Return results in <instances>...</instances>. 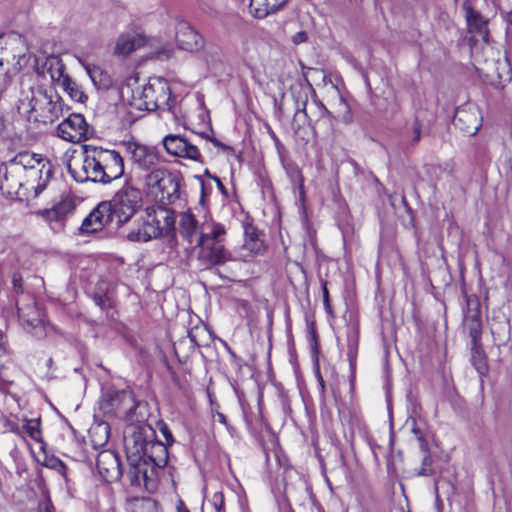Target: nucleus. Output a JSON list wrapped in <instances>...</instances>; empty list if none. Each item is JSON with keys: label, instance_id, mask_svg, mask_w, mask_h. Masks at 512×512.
<instances>
[{"label": "nucleus", "instance_id": "4c0bfd02", "mask_svg": "<svg viewBox=\"0 0 512 512\" xmlns=\"http://www.w3.org/2000/svg\"><path fill=\"white\" fill-rule=\"evenodd\" d=\"M24 429L27 434L35 441L41 440L40 420L30 419L25 420Z\"/></svg>", "mask_w": 512, "mask_h": 512}, {"label": "nucleus", "instance_id": "a878e982", "mask_svg": "<svg viewBox=\"0 0 512 512\" xmlns=\"http://www.w3.org/2000/svg\"><path fill=\"white\" fill-rule=\"evenodd\" d=\"M286 2L287 0H250L249 8L255 18L263 19L277 12Z\"/></svg>", "mask_w": 512, "mask_h": 512}, {"label": "nucleus", "instance_id": "393cba45", "mask_svg": "<svg viewBox=\"0 0 512 512\" xmlns=\"http://www.w3.org/2000/svg\"><path fill=\"white\" fill-rule=\"evenodd\" d=\"M144 44L142 35L135 32L121 34L116 42L115 54L127 56Z\"/></svg>", "mask_w": 512, "mask_h": 512}, {"label": "nucleus", "instance_id": "5fc2aeb1", "mask_svg": "<svg viewBox=\"0 0 512 512\" xmlns=\"http://www.w3.org/2000/svg\"><path fill=\"white\" fill-rule=\"evenodd\" d=\"M95 301H96L97 305L102 306L103 298L101 296L95 297Z\"/></svg>", "mask_w": 512, "mask_h": 512}, {"label": "nucleus", "instance_id": "2f4dec72", "mask_svg": "<svg viewBox=\"0 0 512 512\" xmlns=\"http://www.w3.org/2000/svg\"><path fill=\"white\" fill-rule=\"evenodd\" d=\"M419 446L420 449L424 452V457L422 459L421 468L417 471L418 476H430L433 474L432 469V457L429 452L428 443L425 440L424 436H419Z\"/></svg>", "mask_w": 512, "mask_h": 512}, {"label": "nucleus", "instance_id": "20e7f679", "mask_svg": "<svg viewBox=\"0 0 512 512\" xmlns=\"http://www.w3.org/2000/svg\"><path fill=\"white\" fill-rule=\"evenodd\" d=\"M10 166L22 168L26 186L34 188V198L54 184V166L40 154L21 152L11 161Z\"/></svg>", "mask_w": 512, "mask_h": 512}, {"label": "nucleus", "instance_id": "4d7b16f0", "mask_svg": "<svg viewBox=\"0 0 512 512\" xmlns=\"http://www.w3.org/2000/svg\"><path fill=\"white\" fill-rule=\"evenodd\" d=\"M43 512H52L50 504H47V505L45 506V509H44V511H43Z\"/></svg>", "mask_w": 512, "mask_h": 512}, {"label": "nucleus", "instance_id": "864d4df0", "mask_svg": "<svg viewBox=\"0 0 512 512\" xmlns=\"http://www.w3.org/2000/svg\"><path fill=\"white\" fill-rule=\"evenodd\" d=\"M214 180L216 181L218 188L221 189V190H224V185L222 184L220 179L217 178V177H214Z\"/></svg>", "mask_w": 512, "mask_h": 512}, {"label": "nucleus", "instance_id": "cd10ccee", "mask_svg": "<svg viewBox=\"0 0 512 512\" xmlns=\"http://www.w3.org/2000/svg\"><path fill=\"white\" fill-rule=\"evenodd\" d=\"M89 437L95 449L103 447L109 440V425L107 423H98L89 430Z\"/></svg>", "mask_w": 512, "mask_h": 512}, {"label": "nucleus", "instance_id": "9d476101", "mask_svg": "<svg viewBox=\"0 0 512 512\" xmlns=\"http://www.w3.org/2000/svg\"><path fill=\"white\" fill-rule=\"evenodd\" d=\"M13 43L1 50L0 55V100L11 84L12 74L18 73L26 64L27 57L22 51H17Z\"/></svg>", "mask_w": 512, "mask_h": 512}, {"label": "nucleus", "instance_id": "f3484780", "mask_svg": "<svg viewBox=\"0 0 512 512\" xmlns=\"http://www.w3.org/2000/svg\"><path fill=\"white\" fill-rule=\"evenodd\" d=\"M114 220L116 221V215L110 204L103 201L83 220L81 230L85 233L97 232Z\"/></svg>", "mask_w": 512, "mask_h": 512}, {"label": "nucleus", "instance_id": "6e6552de", "mask_svg": "<svg viewBox=\"0 0 512 512\" xmlns=\"http://www.w3.org/2000/svg\"><path fill=\"white\" fill-rule=\"evenodd\" d=\"M125 449L128 461L127 476L132 486L143 487L147 491L155 489L157 482V471L139 454L142 449L137 443L131 446L125 441Z\"/></svg>", "mask_w": 512, "mask_h": 512}, {"label": "nucleus", "instance_id": "bb28decb", "mask_svg": "<svg viewBox=\"0 0 512 512\" xmlns=\"http://www.w3.org/2000/svg\"><path fill=\"white\" fill-rule=\"evenodd\" d=\"M454 125L469 135H474L479 129V122L473 113L457 110L454 116Z\"/></svg>", "mask_w": 512, "mask_h": 512}, {"label": "nucleus", "instance_id": "a18cd8bd", "mask_svg": "<svg viewBox=\"0 0 512 512\" xmlns=\"http://www.w3.org/2000/svg\"><path fill=\"white\" fill-rule=\"evenodd\" d=\"M160 432L162 433V435L164 436L167 444L171 445L173 442H174V439H173V436H172V433L170 432L168 426L164 423H162L160 425Z\"/></svg>", "mask_w": 512, "mask_h": 512}, {"label": "nucleus", "instance_id": "58836bf2", "mask_svg": "<svg viewBox=\"0 0 512 512\" xmlns=\"http://www.w3.org/2000/svg\"><path fill=\"white\" fill-rule=\"evenodd\" d=\"M422 132V123L418 118H415L412 124V137H411V145H416L421 139Z\"/></svg>", "mask_w": 512, "mask_h": 512}, {"label": "nucleus", "instance_id": "6e6d98bb", "mask_svg": "<svg viewBox=\"0 0 512 512\" xmlns=\"http://www.w3.org/2000/svg\"><path fill=\"white\" fill-rule=\"evenodd\" d=\"M207 395H208L209 400H210V402H211V404H212V403H213V398H212V394H211V392H210V390H209V389H207Z\"/></svg>", "mask_w": 512, "mask_h": 512}, {"label": "nucleus", "instance_id": "1a4fd4ad", "mask_svg": "<svg viewBox=\"0 0 512 512\" xmlns=\"http://www.w3.org/2000/svg\"><path fill=\"white\" fill-rule=\"evenodd\" d=\"M107 202L116 215V224L121 226L128 222L142 207V192L130 181H126L115 192L112 199Z\"/></svg>", "mask_w": 512, "mask_h": 512}, {"label": "nucleus", "instance_id": "79ce46f5", "mask_svg": "<svg viewBox=\"0 0 512 512\" xmlns=\"http://www.w3.org/2000/svg\"><path fill=\"white\" fill-rule=\"evenodd\" d=\"M13 291L16 295L23 294V278L20 273H14L12 276Z\"/></svg>", "mask_w": 512, "mask_h": 512}, {"label": "nucleus", "instance_id": "c756f323", "mask_svg": "<svg viewBox=\"0 0 512 512\" xmlns=\"http://www.w3.org/2000/svg\"><path fill=\"white\" fill-rule=\"evenodd\" d=\"M244 247L253 253H259L264 249V242L260 239L257 229L253 226L245 228Z\"/></svg>", "mask_w": 512, "mask_h": 512}, {"label": "nucleus", "instance_id": "4be33fe9", "mask_svg": "<svg viewBox=\"0 0 512 512\" xmlns=\"http://www.w3.org/2000/svg\"><path fill=\"white\" fill-rule=\"evenodd\" d=\"M35 67L39 75L45 76L48 74L52 82H56L57 84L67 76L64 74V64L62 60L55 55L47 56L41 64L39 60H36Z\"/></svg>", "mask_w": 512, "mask_h": 512}, {"label": "nucleus", "instance_id": "a211bd4d", "mask_svg": "<svg viewBox=\"0 0 512 512\" xmlns=\"http://www.w3.org/2000/svg\"><path fill=\"white\" fill-rule=\"evenodd\" d=\"M96 466L100 476L107 482L116 481L122 475L120 460L114 451H101L97 455Z\"/></svg>", "mask_w": 512, "mask_h": 512}, {"label": "nucleus", "instance_id": "8fccbe9b", "mask_svg": "<svg viewBox=\"0 0 512 512\" xmlns=\"http://www.w3.org/2000/svg\"><path fill=\"white\" fill-rule=\"evenodd\" d=\"M217 416H218V420H219V422H221V423H223V424H225V423H226V417H225V415H224V414H222V413H218V414H217Z\"/></svg>", "mask_w": 512, "mask_h": 512}, {"label": "nucleus", "instance_id": "ddd939ff", "mask_svg": "<svg viewBox=\"0 0 512 512\" xmlns=\"http://www.w3.org/2000/svg\"><path fill=\"white\" fill-rule=\"evenodd\" d=\"M167 154L195 162H203L202 154L196 144L179 134H168L162 140Z\"/></svg>", "mask_w": 512, "mask_h": 512}, {"label": "nucleus", "instance_id": "c85d7f7f", "mask_svg": "<svg viewBox=\"0 0 512 512\" xmlns=\"http://www.w3.org/2000/svg\"><path fill=\"white\" fill-rule=\"evenodd\" d=\"M76 102H85L87 96L81 90L80 86L68 75L58 84Z\"/></svg>", "mask_w": 512, "mask_h": 512}, {"label": "nucleus", "instance_id": "f257e3e1", "mask_svg": "<svg viewBox=\"0 0 512 512\" xmlns=\"http://www.w3.org/2000/svg\"><path fill=\"white\" fill-rule=\"evenodd\" d=\"M68 171L77 182L109 184L124 175V159L116 150L84 145L79 160L68 164Z\"/></svg>", "mask_w": 512, "mask_h": 512}, {"label": "nucleus", "instance_id": "39448f33", "mask_svg": "<svg viewBox=\"0 0 512 512\" xmlns=\"http://www.w3.org/2000/svg\"><path fill=\"white\" fill-rule=\"evenodd\" d=\"M171 90L167 80L161 77L150 78L142 88L133 92L131 106L137 110H170Z\"/></svg>", "mask_w": 512, "mask_h": 512}, {"label": "nucleus", "instance_id": "603ef678", "mask_svg": "<svg viewBox=\"0 0 512 512\" xmlns=\"http://www.w3.org/2000/svg\"><path fill=\"white\" fill-rule=\"evenodd\" d=\"M506 21H507V23H508L510 26H512V11H511V12H509V13H507V15H506Z\"/></svg>", "mask_w": 512, "mask_h": 512}, {"label": "nucleus", "instance_id": "7c9ffc66", "mask_svg": "<svg viewBox=\"0 0 512 512\" xmlns=\"http://www.w3.org/2000/svg\"><path fill=\"white\" fill-rule=\"evenodd\" d=\"M464 326L468 330L469 335L472 339L473 346L477 345L478 340L481 336V317L478 313H474L466 316Z\"/></svg>", "mask_w": 512, "mask_h": 512}, {"label": "nucleus", "instance_id": "c9c22d12", "mask_svg": "<svg viewBox=\"0 0 512 512\" xmlns=\"http://www.w3.org/2000/svg\"><path fill=\"white\" fill-rule=\"evenodd\" d=\"M133 512H160L158 503L151 498L137 500L133 505Z\"/></svg>", "mask_w": 512, "mask_h": 512}, {"label": "nucleus", "instance_id": "7ed1b4c3", "mask_svg": "<svg viewBox=\"0 0 512 512\" xmlns=\"http://www.w3.org/2000/svg\"><path fill=\"white\" fill-rule=\"evenodd\" d=\"M226 236L227 230L222 223L204 217L194 246L195 257L201 267L209 269L232 260L231 252L225 246Z\"/></svg>", "mask_w": 512, "mask_h": 512}, {"label": "nucleus", "instance_id": "4468645a", "mask_svg": "<svg viewBox=\"0 0 512 512\" xmlns=\"http://www.w3.org/2000/svg\"><path fill=\"white\" fill-rule=\"evenodd\" d=\"M18 317L23 328L37 338L45 336L43 314L37 307L35 300L29 297L27 304H20L16 300Z\"/></svg>", "mask_w": 512, "mask_h": 512}, {"label": "nucleus", "instance_id": "c03bdc74", "mask_svg": "<svg viewBox=\"0 0 512 512\" xmlns=\"http://www.w3.org/2000/svg\"><path fill=\"white\" fill-rule=\"evenodd\" d=\"M64 203H61L57 206H55L52 210H46L45 213L49 217V219H57L61 214L64 213L63 207Z\"/></svg>", "mask_w": 512, "mask_h": 512}, {"label": "nucleus", "instance_id": "09e8293b", "mask_svg": "<svg viewBox=\"0 0 512 512\" xmlns=\"http://www.w3.org/2000/svg\"><path fill=\"white\" fill-rule=\"evenodd\" d=\"M305 40V34L304 33H299L297 34L294 42L295 43H299L300 41H304Z\"/></svg>", "mask_w": 512, "mask_h": 512}, {"label": "nucleus", "instance_id": "3c124183", "mask_svg": "<svg viewBox=\"0 0 512 512\" xmlns=\"http://www.w3.org/2000/svg\"><path fill=\"white\" fill-rule=\"evenodd\" d=\"M412 432L416 435V437H417V439H418V440H419V436H420V435H422V436H423V434L421 433V431H420V430H419V428H417V427H414V428L412 429Z\"/></svg>", "mask_w": 512, "mask_h": 512}, {"label": "nucleus", "instance_id": "423d86ee", "mask_svg": "<svg viewBox=\"0 0 512 512\" xmlns=\"http://www.w3.org/2000/svg\"><path fill=\"white\" fill-rule=\"evenodd\" d=\"M103 408L109 412L114 411L133 420L134 417H143V410H146V402L136 397L135 393L126 387L121 390L109 387L102 395Z\"/></svg>", "mask_w": 512, "mask_h": 512}, {"label": "nucleus", "instance_id": "b1692460", "mask_svg": "<svg viewBox=\"0 0 512 512\" xmlns=\"http://www.w3.org/2000/svg\"><path fill=\"white\" fill-rule=\"evenodd\" d=\"M160 236V228L149 221L147 215L138 220L137 226L127 234V239L132 242H147Z\"/></svg>", "mask_w": 512, "mask_h": 512}, {"label": "nucleus", "instance_id": "473e14b6", "mask_svg": "<svg viewBox=\"0 0 512 512\" xmlns=\"http://www.w3.org/2000/svg\"><path fill=\"white\" fill-rule=\"evenodd\" d=\"M307 93L303 91H299L298 95L296 97L295 101V114L294 119H300L301 117L304 118V120H307L309 124L312 123V118L308 115L306 111V104H307Z\"/></svg>", "mask_w": 512, "mask_h": 512}, {"label": "nucleus", "instance_id": "e433bc0d", "mask_svg": "<svg viewBox=\"0 0 512 512\" xmlns=\"http://www.w3.org/2000/svg\"><path fill=\"white\" fill-rule=\"evenodd\" d=\"M466 18L469 25L475 26L480 33L484 28H486L487 21L481 16L480 13L474 11L472 8L467 9Z\"/></svg>", "mask_w": 512, "mask_h": 512}, {"label": "nucleus", "instance_id": "f8f14e48", "mask_svg": "<svg viewBox=\"0 0 512 512\" xmlns=\"http://www.w3.org/2000/svg\"><path fill=\"white\" fill-rule=\"evenodd\" d=\"M57 136L64 141L80 143L93 134V130L80 113H72L57 126Z\"/></svg>", "mask_w": 512, "mask_h": 512}, {"label": "nucleus", "instance_id": "0eeeda50", "mask_svg": "<svg viewBox=\"0 0 512 512\" xmlns=\"http://www.w3.org/2000/svg\"><path fill=\"white\" fill-rule=\"evenodd\" d=\"M148 190L165 204H173L180 198V175L166 168H155L144 177Z\"/></svg>", "mask_w": 512, "mask_h": 512}, {"label": "nucleus", "instance_id": "ea45409f", "mask_svg": "<svg viewBox=\"0 0 512 512\" xmlns=\"http://www.w3.org/2000/svg\"><path fill=\"white\" fill-rule=\"evenodd\" d=\"M287 173L293 182L299 183L301 186L303 185V176L297 165H289Z\"/></svg>", "mask_w": 512, "mask_h": 512}, {"label": "nucleus", "instance_id": "f03ea898", "mask_svg": "<svg viewBox=\"0 0 512 512\" xmlns=\"http://www.w3.org/2000/svg\"><path fill=\"white\" fill-rule=\"evenodd\" d=\"M64 109L63 100L54 89L37 86L32 75L21 77L17 110L28 121L51 124L63 115Z\"/></svg>", "mask_w": 512, "mask_h": 512}, {"label": "nucleus", "instance_id": "5701e85b", "mask_svg": "<svg viewBox=\"0 0 512 512\" xmlns=\"http://www.w3.org/2000/svg\"><path fill=\"white\" fill-rule=\"evenodd\" d=\"M201 229L202 222L197 220L190 211L181 213L179 219V234L185 241L189 244L197 242Z\"/></svg>", "mask_w": 512, "mask_h": 512}, {"label": "nucleus", "instance_id": "37998d69", "mask_svg": "<svg viewBox=\"0 0 512 512\" xmlns=\"http://www.w3.org/2000/svg\"><path fill=\"white\" fill-rule=\"evenodd\" d=\"M322 291H323V304H324V308H325L326 312L331 315L332 314V307H331V304H330L329 291H328V288H327V282L326 281H322Z\"/></svg>", "mask_w": 512, "mask_h": 512}, {"label": "nucleus", "instance_id": "2eb2a0df", "mask_svg": "<svg viewBox=\"0 0 512 512\" xmlns=\"http://www.w3.org/2000/svg\"><path fill=\"white\" fill-rule=\"evenodd\" d=\"M21 171L20 167L7 166L3 178L0 180V188L10 196L34 197V188L26 186V178Z\"/></svg>", "mask_w": 512, "mask_h": 512}, {"label": "nucleus", "instance_id": "9b49d317", "mask_svg": "<svg viewBox=\"0 0 512 512\" xmlns=\"http://www.w3.org/2000/svg\"><path fill=\"white\" fill-rule=\"evenodd\" d=\"M126 442H130L131 446L137 444L142 448L139 454L145 457L146 461L157 471L159 468L166 466L168 462V448L159 441H146L142 433H133Z\"/></svg>", "mask_w": 512, "mask_h": 512}, {"label": "nucleus", "instance_id": "aec40b11", "mask_svg": "<svg viewBox=\"0 0 512 512\" xmlns=\"http://www.w3.org/2000/svg\"><path fill=\"white\" fill-rule=\"evenodd\" d=\"M146 215L154 226L160 228V236L174 231L176 216L173 210L163 206L147 208Z\"/></svg>", "mask_w": 512, "mask_h": 512}, {"label": "nucleus", "instance_id": "a19ab883", "mask_svg": "<svg viewBox=\"0 0 512 512\" xmlns=\"http://www.w3.org/2000/svg\"><path fill=\"white\" fill-rule=\"evenodd\" d=\"M212 505L217 512H223L224 510V495L222 492H216L213 494L211 499Z\"/></svg>", "mask_w": 512, "mask_h": 512}, {"label": "nucleus", "instance_id": "f704fd0d", "mask_svg": "<svg viewBox=\"0 0 512 512\" xmlns=\"http://www.w3.org/2000/svg\"><path fill=\"white\" fill-rule=\"evenodd\" d=\"M472 364L480 375H485L488 370V365L486 362L485 355L482 351H480L476 346H473L472 356H471Z\"/></svg>", "mask_w": 512, "mask_h": 512}, {"label": "nucleus", "instance_id": "6ab92c4d", "mask_svg": "<svg viewBox=\"0 0 512 512\" xmlns=\"http://www.w3.org/2000/svg\"><path fill=\"white\" fill-rule=\"evenodd\" d=\"M176 43L182 50L199 51L203 47V38L187 22L181 21L176 26Z\"/></svg>", "mask_w": 512, "mask_h": 512}, {"label": "nucleus", "instance_id": "412c9836", "mask_svg": "<svg viewBox=\"0 0 512 512\" xmlns=\"http://www.w3.org/2000/svg\"><path fill=\"white\" fill-rule=\"evenodd\" d=\"M315 104L318 108V122L327 121L329 125H332L333 119L341 120L344 123H349L352 120L350 107L342 96L338 98V109L335 114L329 111L321 102H315Z\"/></svg>", "mask_w": 512, "mask_h": 512}, {"label": "nucleus", "instance_id": "de8ad7c7", "mask_svg": "<svg viewBox=\"0 0 512 512\" xmlns=\"http://www.w3.org/2000/svg\"><path fill=\"white\" fill-rule=\"evenodd\" d=\"M177 511L178 512H190L189 509L187 508V506L184 504V502L182 500L178 501Z\"/></svg>", "mask_w": 512, "mask_h": 512}, {"label": "nucleus", "instance_id": "72a5a7b5", "mask_svg": "<svg viewBox=\"0 0 512 512\" xmlns=\"http://www.w3.org/2000/svg\"><path fill=\"white\" fill-rule=\"evenodd\" d=\"M347 358L349 362L350 368V378L349 381L353 383L355 381V368H356V358H357V339L356 337H349L348 339V349H347Z\"/></svg>", "mask_w": 512, "mask_h": 512}, {"label": "nucleus", "instance_id": "dca6fc26", "mask_svg": "<svg viewBox=\"0 0 512 512\" xmlns=\"http://www.w3.org/2000/svg\"><path fill=\"white\" fill-rule=\"evenodd\" d=\"M124 145L129 159L139 169L149 170L160 162V155L155 147L136 141H128Z\"/></svg>", "mask_w": 512, "mask_h": 512}, {"label": "nucleus", "instance_id": "49530a36", "mask_svg": "<svg viewBox=\"0 0 512 512\" xmlns=\"http://www.w3.org/2000/svg\"><path fill=\"white\" fill-rule=\"evenodd\" d=\"M211 142L217 146V147H220L222 148L223 150H230L231 148L223 143H221L219 140L215 139V138H212L211 139Z\"/></svg>", "mask_w": 512, "mask_h": 512}]
</instances>
